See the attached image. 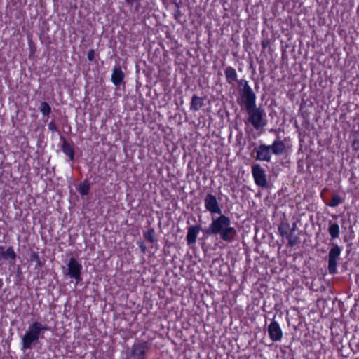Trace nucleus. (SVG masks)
<instances>
[{"mask_svg": "<svg viewBox=\"0 0 359 359\" xmlns=\"http://www.w3.org/2000/svg\"><path fill=\"white\" fill-rule=\"evenodd\" d=\"M253 152L256 154L255 159L257 161L271 162L272 153L269 145L260 144L254 148Z\"/></svg>", "mask_w": 359, "mask_h": 359, "instance_id": "nucleus-9", "label": "nucleus"}, {"mask_svg": "<svg viewBox=\"0 0 359 359\" xmlns=\"http://www.w3.org/2000/svg\"><path fill=\"white\" fill-rule=\"evenodd\" d=\"M48 129L52 131V132H54L57 130V127L55 126V124L51 121L50 123H49L48 124Z\"/></svg>", "mask_w": 359, "mask_h": 359, "instance_id": "nucleus-32", "label": "nucleus"}, {"mask_svg": "<svg viewBox=\"0 0 359 359\" xmlns=\"http://www.w3.org/2000/svg\"><path fill=\"white\" fill-rule=\"evenodd\" d=\"M149 348L150 345L147 341L135 344L132 348V356L137 359H140V358L144 355L146 351Z\"/></svg>", "mask_w": 359, "mask_h": 359, "instance_id": "nucleus-13", "label": "nucleus"}, {"mask_svg": "<svg viewBox=\"0 0 359 359\" xmlns=\"http://www.w3.org/2000/svg\"><path fill=\"white\" fill-rule=\"evenodd\" d=\"M40 337H41V334L32 323L29 325L28 330L22 338V350L25 351L32 348Z\"/></svg>", "mask_w": 359, "mask_h": 359, "instance_id": "nucleus-4", "label": "nucleus"}, {"mask_svg": "<svg viewBox=\"0 0 359 359\" xmlns=\"http://www.w3.org/2000/svg\"><path fill=\"white\" fill-rule=\"evenodd\" d=\"M183 15L182 11H180V8H176L175 13H174V18L175 19L179 22H181V18Z\"/></svg>", "mask_w": 359, "mask_h": 359, "instance_id": "nucleus-28", "label": "nucleus"}, {"mask_svg": "<svg viewBox=\"0 0 359 359\" xmlns=\"http://www.w3.org/2000/svg\"><path fill=\"white\" fill-rule=\"evenodd\" d=\"M124 76L121 68L120 67H115L111 74L112 83L116 86H120L123 81Z\"/></svg>", "mask_w": 359, "mask_h": 359, "instance_id": "nucleus-15", "label": "nucleus"}, {"mask_svg": "<svg viewBox=\"0 0 359 359\" xmlns=\"http://www.w3.org/2000/svg\"><path fill=\"white\" fill-rule=\"evenodd\" d=\"M286 238L288 240V245L291 248L295 246L299 242V237L293 232L290 231Z\"/></svg>", "mask_w": 359, "mask_h": 359, "instance_id": "nucleus-22", "label": "nucleus"}, {"mask_svg": "<svg viewBox=\"0 0 359 359\" xmlns=\"http://www.w3.org/2000/svg\"><path fill=\"white\" fill-rule=\"evenodd\" d=\"M39 109L43 116H48L51 112V107L50 104L46 102H41Z\"/></svg>", "mask_w": 359, "mask_h": 359, "instance_id": "nucleus-23", "label": "nucleus"}, {"mask_svg": "<svg viewBox=\"0 0 359 359\" xmlns=\"http://www.w3.org/2000/svg\"><path fill=\"white\" fill-rule=\"evenodd\" d=\"M82 265L76 259L75 257H71L67 264V275L76 281L81 280V274Z\"/></svg>", "mask_w": 359, "mask_h": 359, "instance_id": "nucleus-8", "label": "nucleus"}, {"mask_svg": "<svg viewBox=\"0 0 359 359\" xmlns=\"http://www.w3.org/2000/svg\"><path fill=\"white\" fill-rule=\"evenodd\" d=\"M297 222H294V223L292 224V227L290 229V232H293V233H294V232H295V231H296V229H297Z\"/></svg>", "mask_w": 359, "mask_h": 359, "instance_id": "nucleus-33", "label": "nucleus"}, {"mask_svg": "<svg viewBox=\"0 0 359 359\" xmlns=\"http://www.w3.org/2000/svg\"><path fill=\"white\" fill-rule=\"evenodd\" d=\"M327 256V270L329 273L334 275L337 273L338 261L340 259L341 248L337 243H332Z\"/></svg>", "mask_w": 359, "mask_h": 359, "instance_id": "nucleus-5", "label": "nucleus"}, {"mask_svg": "<svg viewBox=\"0 0 359 359\" xmlns=\"http://www.w3.org/2000/svg\"><path fill=\"white\" fill-rule=\"evenodd\" d=\"M155 230L153 228H150L147 231L144 233V238L149 243H154L155 241Z\"/></svg>", "mask_w": 359, "mask_h": 359, "instance_id": "nucleus-26", "label": "nucleus"}, {"mask_svg": "<svg viewBox=\"0 0 359 359\" xmlns=\"http://www.w3.org/2000/svg\"><path fill=\"white\" fill-rule=\"evenodd\" d=\"M175 6H176L177 8H180V5L178 3H175Z\"/></svg>", "mask_w": 359, "mask_h": 359, "instance_id": "nucleus-38", "label": "nucleus"}, {"mask_svg": "<svg viewBox=\"0 0 359 359\" xmlns=\"http://www.w3.org/2000/svg\"><path fill=\"white\" fill-rule=\"evenodd\" d=\"M1 257L6 260H9L11 263H14L17 255L13 247L10 246L5 251H2Z\"/></svg>", "mask_w": 359, "mask_h": 359, "instance_id": "nucleus-19", "label": "nucleus"}, {"mask_svg": "<svg viewBox=\"0 0 359 359\" xmlns=\"http://www.w3.org/2000/svg\"><path fill=\"white\" fill-rule=\"evenodd\" d=\"M252 175L255 184L262 188L268 186L265 170L259 164L252 165Z\"/></svg>", "mask_w": 359, "mask_h": 359, "instance_id": "nucleus-6", "label": "nucleus"}, {"mask_svg": "<svg viewBox=\"0 0 359 359\" xmlns=\"http://www.w3.org/2000/svg\"><path fill=\"white\" fill-rule=\"evenodd\" d=\"M138 247L140 248L141 252L145 253L147 250V247L144 244V243L142 241H137Z\"/></svg>", "mask_w": 359, "mask_h": 359, "instance_id": "nucleus-30", "label": "nucleus"}, {"mask_svg": "<svg viewBox=\"0 0 359 359\" xmlns=\"http://www.w3.org/2000/svg\"><path fill=\"white\" fill-rule=\"evenodd\" d=\"M204 205L207 211L211 215L222 214V208L217 199L216 196L212 194H207L204 198Z\"/></svg>", "mask_w": 359, "mask_h": 359, "instance_id": "nucleus-7", "label": "nucleus"}, {"mask_svg": "<svg viewBox=\"0 0 359 359\" xmlns=\"http://www.w3.org/2000/svg\"><path fill=\"white\" fill-rule=\"evenodd\" d=\"M88 59L89 61H93L95 58V51L93 49H90L88 53Z\"/></svg>", "mask_w": 359, "mask_h": 359, "instance_id": "nucleus-31", "label": "nucleus"}, {"mask_svg": "<svg viewBox=\"0 0 359 359\" xmlns=\"http://www.w3.org/2000/svg\"><path fill=\"white\" fill-rule=\"evenodd\" d=\"M3 286V280L1 278H0V289Z\"/></svg>", "mask_w": 359, "mask_h": 359, "instance_id": "nucleus-36", "label": "nucleus"}, {"mask_svg": "<svg viewBox=\"0 0 359 359\" xmlns=\"http://www.w3.org/2000/svg\"><path fill=\"white\" fill-rule=\"evenodd\" d=\"M62 140V144L61 145V150L62 152L67 155L71 161H74V149L72 145H71L67 140L63 137H60Z\"/></svg>", "mask_w": 359, "mask_h": 359, "instance_id": "nucleus-14", "label": "nucleus"}, {"mask_svg": "<svg viewBox=\"0 0 359 359\" xmlns=\"http://www.w3.org/2000/svg\"><path fill=\"white\" fill-rule=\"evenodd\" d=\"M351 147L354 151L359 150V140L354 139L351 143Z\"/></svg>", "mask_w": 359, "mask_h": 359, "instance_id": "nucleus-29", "label": "nucleus"}, {"mask_svg": "<svg viewBox=\"0 0 359 359\" xmlns=\"http://www.w3.org/2000/svg\"><path fill=\"white\" fill-rule=\"evenodd\" d=\"M246 112L249 115L248 122L252 125L255 129L259 130L266 126V113L262 107L255 106V108L246 109Z\"/></svg>", "mask_w": 359, "mask_h": 359, "instance_id": "nucleus-3", "label": "nucleus"}, {"mask_svg": "<svg viewBox=\"0 0 359 359\" xmlns=\"http://www.w3.org/2000/svg\"><path fill=\"white\" fill-rule=\"evenodd\" d=\"M204 105L203 98L194 95L191 97L190 109L191 111H198Z\"/></svg>", "mask_w": 359, "mask_h": 359, "instance_id": "nucleus-18", "label": "nucleus"}, {"mask_svg": "<svg viewBox=\"0 0 359 359\" xmlns=\"http://www.w3.org/2000/svg\"><path fill=\"white\" fill-rule=\"evenodd\" d=\"M328 233L331 236L332 240L339 238L340 233L339 226L337 223L332 222L331 220L328 222Z\"/></svg>", "mask_w": 359, "mask_h": 359, "instance_id": "nucleus-17", "label": "nucleus"}, {"mask_svg": "<svg viewBox=\"0 0 359 359\" xmlns=\"http://www.w3.org/2000/svg\"><path fill=\"white\" fill-rule=\"evenodd\" d=\"M2 251H5L4 250V248L3 246H0V252H1V254L2 253Z\"/></svg>", "mask_w": 359, "mask_h": 359, "instance_id": "nucleus-37", "label": "nucleus"}, {"mask_svg": "<svg viewBox=\"0 0 359 359\" xmlns=\"http://www.w3.org/2000/svg\"><path fill=\"white\" fill-rule=\"evenodd\" d=\"M258 85L257 84H255V88H258Z\"/></svg>", "mask_w": 359, "mask_h": 359, "instance_id": "nucleus-39", "label": "nucleus"}, {"mask_svg": "<svg viewBox=\"0 0 359 359\" xmlns=\"http://www.w3.org/2000/svg\"><path fill=\"white\" fill-rule=\"evenodd\" d=\"M34 325L36 327L37 330L39 331V334H41V337H43V334L45 331L49 330L50 328L46 326L43 325L42 323L38 321L33 322Z\"/></svg>", "mask_w": 359, "mask_h": 359, "instance_id": "nucleus-27", "label": "nucleus"}, {"mask_svg": "<svg viewBox=\"0 0 359 359\" xmlns=\"http://www.w3.org/2000/svg\"><path fill=\"white\" fill-rule=\"evenodd\" d=\"M269 338L273 341H279L283 337V331L279 323L273 318L267 328Z\"/></svg>", "mask_w": 359, "mask_h": 359, "instance_id": "nucleus-10", "label": "nucleus"}, {"mask_svg": "<svg viewBox=\"0 0 359 359\" xmlns=\"http://www.w3.org/2000/svg\"><path fill=\"white\" fill-rule=\"evenodd\" d=\"M90 189V183L88 180H84L79 184L78 191L81 196H86L89 194Z\"/></svg>", "mask_w": 359, "mask_h": 359, "instance_id": "nucleus-21", "label": "nucleus"}, {"mask_svg": "<svg viewBox=\"0 0 359 359\" xmlns=\"http://www.w3.org/2000/svg\"><path fill=\"white\" fill-rule=\"evenodd\" d=\"M342 203H343L342 198L339 194H335L332 198V200L328 203H327V205L330 207L334 208V207L338 206L339 204H341Z\"/></svg>", "mask_w": 359, "mask_h": 359, "instance_id": "nucleus-24", "label": "nucleus"}, {"mask_svg": "<svg viewBox=\"0 0 359 359\" xmlns=\"http://www.w3.org/2000/svg\"><path fill=\"white\" fill-rule=\"evenodd\" d=\"M224 74L228 83L233 84L238 81L236 71L232 67H227L224 70Z\"/></svg>", "mask_w": 359, "mask_h": 359, "instance_id": "nucleus-16", "label": "nucleus"}, {"mask_svg": "<svg viewBox=\"0 0 359 359\" xmlns=\"http://www.w3.org/2000/svg\"><path fill=\"white\" fill-rule=\"evenodd\" d=\"M269 147L271 153L276 156H281L286 151V145L279 137H276Z\"/></svg>", "mask_w": 359, "mask_h": 359, "instance_id": "nucleus-12", "label": "nucleus"}, {"mask_svg": "<svg viewBox=\"0 0 359 359\" xmlns=\"http://www.w3.org/2000/svg\"><path fill=\"white\" fill-rule=\"evenodd\" d=\"M269 42L267 41H263L262 42V48H265L267 47Z\"/></svg>", "mask_w": 359, "mask_h": 359, "instance_id": "nucleus-34", "label": "nucleus"}, {"mask_svg": "<svg viewBox=\"0 0 359 359\" xmlns=\"http://www.w3.org/2000/svg\"><path fill=\"white\" fill-rule=\"evenodd\" d=\"M30 261L36 262V269H40L43 266V263L40 260L37 252H32L30 255Z\"/></svg>", "mask_w": 359, "mask_h": 359, "instance_id": "nucleus-25", "label": "nucleus"}, {"mask_svg": "<svg viewBox=\"0 0 359 359\" xmlns=\"http://www.w3.org/2000/svg\"><path fill=\"white\" fill-rule=\"evenodd\" d=\"M211 217V222L203 229V232L207 236H219L222 241L231 243L235 240L237 231L234 227L231 226L229 217L223 214Z\"/></svg>", "mask_w": 359, "mask_h": 359, "instance_id": "nucleus-1", "label": "nucleus"}, {"mask_svg": "<svg viewBox=\"0 0 359 359\" xmlns=\"http://www.w3.org/2000/svg\"><path fill=\"white\" fill-rule=\"evenodd\" d=\"M239 86H242V88L240 89V97L237 100L238 104L240 106L245 105V110L255 108L257 97L248 81L241 79Z\"/></svg>", "mask_w": 359, "mask_h": 359, "instance_id": "nucleus-2", "label": "nucleus"}, {"mask_svg": "<svg viewBox=\"0 0 359 359\" xmlns=\"http://www.w3.org/2000/svg\"><path fill=\"white\" fill-rule=\"evenodd\" d=\"M201 225H192L187 228V233L186 236V241L188 245H191L196 243L197 236L200 231H203Z\"/></svg>", "mask_w": 359, "mask_h": 359, "instance_id": "nucleus-11", "label": "nucleus"}, {"mask_svg": "<svg viewBox=\"0 0 359 359\" xmlns=\"http://www.w3.org/2000/svg\"><path fill=\"white\" fill-rule=\"evenodd\" d=\"M290 229V224L287 221H283L278 227V231L283 238H286L288 235V230Z\"/></svg>", "mask_w": 359, "mask_h": 359, "instance_id": "nucleus-20", "label": "nucleus"}, {"mask_svg": "<svg viewBox=\"0 0 359 359\" xmlns=\"http://www.w3.org/2000/svg\"><path fill=\"white\" fill-rule=\"evenodd\" d=\"M135 0H125V2L128 5H133Z\"/></svg>", "mask_w": 359, "mask_h": 359, "instance_id": "nucleus-35", "label": "nucleus"}]
</instances>
